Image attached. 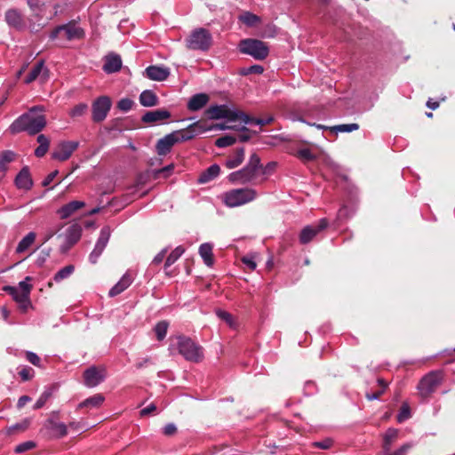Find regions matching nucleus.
I'll use <instances>...</instances> for the list:
<instances>
[{
    "instance_id": "nucleus-18",
    "label": "nucleus",
    "mask_w": 455,
    "mask_h": 455,
    "mask_svg": "<svg viewBox=\"0 0 455 455\" xmlns=\"http://www.w3.org/2000/svg\"><path fill=\"white\" fill-rule=\"evenodd\" d=\"M49 78V70L44 66V61H38L31 69L28 76L25 78V84H28L36 80H39L41 83H44Z\"/></svg>"
},
{
    "instance_id": "nucleus-51",
    "label": "nucleus",
    "mask_w": 455,
    "mask_h": 455,
    "mask_svg": "<svg viewBox=\"0 0 455 455\" xmlns=\"http://www.w3.org/2000/svg\"><path fill=\"white\" fill-rule=\"evenodd\" d=\"M411 417V411L408 404L404 403L402 405L400 411L397 415V421L399 423L403 422Z\"/></svg>"
},
{
    "instance_id": "nucleus-39",
    "label": "nucleus",
    "mask_w": 455,
    "mask_h": 455,
    "mask_svg": "<svg viewBox=\"0 0 455 455\" xmlns=\"http://www.w3.org/2000/svg\"><path fill=\"white\" fill-rule=\"evenodd\" d=\"M273 120H274V118L272 116H269L266 118H252L247 115V119L241 118L240 122L243 123V124H257L259 126H263V125L272 123Z\"/></svg>"
},
{
    "instance_id": "nucleus-35",
    "label": "nucleus",
    "mask_w": 455,
    "mask_h": 455,
    "mask_svg": "<svg viewBox=\"0 0 455 455\" xmlns=\"http://www.w3.org/2000/svg\"><path fill=\"white\" fill-rule=\"evenodd\" d=\"M36 140L39 143V146L36 148L35 155L37 157H43L49 149L50 140L44 134L38 135Z\"/></svg>"
},
{
    "instance_id": "nucleus-37",
    "label": "nucleus",
    "mask_w": 455,
    "mask_h": 455,
    "mask_svg": "<svg viewBox=\"0 0 455 455\" xmlns=\"http://www.w3.org/2000/svg\"><path fill=\"white\" fill-rule=\"evenodd\" d=\"M185 252V249L182 246H177L167 257L164 268L167 269L172 264H174Z\"/></svg>"
},
{
    "instance_id": "nucleus-8",
    "label": "nucleus",
    "mask_w": 455,
    "mask_h": 455,
    "mask_svg": "<svg viewBox=\"0 0 455 455\" xmlns=\"http://www.w3.org/2000/svg\"><path fill=\"white\" fill-rule=\"evenodd\" d=\"M240 52L252 56L255 60H265L268 53L269 49L266 43L257 39H244L240 42Z\"/></svg>"
},
{
    "instance_id": "nucleus-11",
    "label": "nucleus",
    "mask_w": 455,
    "mask_h": 455,
    "mask_svg": "<svg viewBox=\"0 0 455 455\" xmlns=\"http://www.w3.org/2000/svg\"><path fill=\"white\" fill-rule=\"evenodd\" d=\"M112 106L108 96H100L97 98L92 105V118L95 123H100L107 117Z\"/></svg>"
},
{
    "instance_id": "nucleus-30",
    "label": "nucleus",
    "mask_w": 455,
    "mask_h": 455,
    "mask_svg": "<svg viewBox=\"0 0 455 455\" xmlns=\"http://www.w3.org/2000/svg\"><path fill=\"white\" fill-rule=\"evenodd\" d=\"M199 254L202 257L204 264L212 267L214 263L212 245L209 243H204L199 247Z\"/></svg>"
},
{
    "instance_id": "nucleus-24",
    "label": "nucleus",
    "mask_w": 455,
    "mask_h": 455,
    "mask_svg": "<svg viewBox=\"0 0 455 455\" xmlns=\"http://www.w3.org/2000/svg\"><path fill=\"white\" fill-rule=\"evenodd\" d=\"M171 113L166 109H156L145 113L141 118L144 123H157L170 118Z\"/></svg>"
},
{
    "instance_id": "nucleus-32",
    "label": "nucleus",
    "mask_w": 455,
    "mask_h": 455,
    "mask_svg": "<svg viewBox=\"0 0 455 455\" xmlns=\"http://www.w3.org/2000/svg\"><path fill=\"white\" fill-rule=\"evenodd\" d=\"M398 436V431L395 428H388L384 436H383V443L382 448L383 451H389L392 444L396 440Z\"/></svg>"
},
{
    "instance_id": "nucleus-44",
    "label": "nucleus",
    "mask_w": 455,
    "mask_h": 455,
    "mask_svg": "<svg viewBox=\"0 0 455 455\" xmlns=\"http://www.w3.org/2000/svg\"><path fill=\"white\" fill-rule=\"evenodd\" d=\"M236 141V138L231 135L222 136L216 140L215 145L218 148H226L233 145Z\"/></svg>"
},
{
    "instance_id": "nucleus-21",
    "label": "nucleus",
    "mask_w": 455,
    "mask_h": 455,
    "mask_svg": "<svg viewBox=\"0 0 455 455\" xmlns=\"http://www.w3.org/2000/svg\"><path fill=\"white\" fill-rule=\"evenodd\" d=\"M210 97L207 93L200 92L193 95L188 101L187 108L190 111H198L209 102Z\"/></svg>"
},
{
    "instance_id": "nucleus-4",
    "label": "nucleus",
    "mask_w": 455,
    "mask_h": 455,
    "mask_svg": "<svg viewBox=\"0 0 455 455\" xmlns=\"http://www.w3.org/2000/svg\"><path fill=\"white\" fill-rule=\"evenodd\" d=\"M257 197V191L251 188H235L223 194V203L228 207H238L252 202Z\"/></svg>"
},
{
    "instance_id": "nucleus-59",
    "label": "nucleus",
    "mask_w": 455,
    "mask_h": 455,
    "mask_svg": "<svg viewBox=\"0 0 455 455\" xmlns=\"http://www.w3.org/2000/svg\"><path fill=\"white\" fill-rule=\"evenodd\" d=\"M177 432V427L173 423H169L163 428V433L165 435H172Z\"/></svg>"
},
{
    "instance_id": "nucleus-28",
    "label": "nucleus",
    "mask_w": 455,
    "mask_h": 455,
    "mask_svg": "<svg viewBox=\"0 0 455 455\" xmlns=\"http://www.w3.org/2000/svg\"><path fill=\"white\" fill-rule=\"evenodd\" d=\"M140 103L141 106L146 108H151L158 105V97L151 90H145L140 95Z\"/></svg>"
},
{
    "instance_id": "nucleus-42",
    "label": "nucleus",
    "mask_w": 455,
    "mask_h": 455,
    "mask_svg": "<svg viewBox=\"0 0 455 455\" xmlns=\"http://www.w3.org/2000/svg\"><path fill=\"white\" fill-rule=\"evenodd\" d=\"M168 326L169 324L165 321H162L156 323L154 330L158 340H163L165 338Z\"/></svg>"
},
{
    "instance_id": "nucleus-19",
    "label": "nucleus",
    "mask_w": 455,
    "mask_h": 455,
    "mask_svg": "<svg viewBox=\"0 0 455 455\" xmlns=\"http://www.w3.org/2000/svg\"><path fill=\"white\" fill-rule=\"evenodd\" d=\"M144 76L152 81H164L170 76V69L165 67L149 66L144 71Z\"/></svg>"
},
{
    "instance_id": "nucleus-49",
    "label": "nucleus",
    "mask_w": 455,
    "mask_h": 455,
    "mask_svg": "<svg viewBox=\"0 0 455 455\" xmlns=\"http://www.w3.org/2000/svg\"><path fill=\"white\" fill-rule=\"evenodd\" d=\"M36 443L34 441H27L18 444L15 448V452L23 453L29 450H32L36 447Z\"/></svg>"
},
{
    "instance_id": "nucleus-56",
    "label": "nucleus",
    "mask_w": 455,
    "mask_h": 455,
    "mask_svg": "<svg viewBox=\"0 0 455 455\" xmlns=\"http://www.w3.org/2000/svg\"><path fill=\"white\" fill-rule=\"evenodd\" d=\"M49 397H50V393L44 392L40 395V397L37 399L36 403L34 404V409L37 410V409L42 408L45 404V403H46V401L48 400Z\"/></svg>"
},
{
    "instance_id": "nucleus-53",
    "label": "nucleus",
    "mask_w": 455,
    "mask_h": 455,
    "mask_svg": "<svg viewBox=\"0 0 455 455\" xmlns=\"http://www.w3.org/2000/svg\"><path fill=\"white\" fill-rule=\"evenodd\" d=\"M264 71V68L260 65H252L248 68H245L242 70V75H250V74H262Z\"/></svg>"
},
{
    "instance_id": "nucleus-54",
    "label": "nucleus",
    "mask_w": 455,
    "mask_h": 455,
    "mask_svg": "<svg viewBox=\"0 0 455 455\" xmlns=\"http://www.w3.org/2000/svg\"><path fill=\"white\" fill-rule=\"evenodd\" d=\"M216 314L220 319L224 320L229 326H233L234 321L231 314L223 310H218Z\"/></svg>"
},
{
    "instance_id": "nucleus-23",
    "label": "nucleus",
    "mask_w": 455,
    "mask_h": 455,
    "mask_svg": "<svg viewBox=\"0 0 455 455\" xmlns=\"http://www.w3.org/2000/svg\"><path fill=\"white\" fill-rule=\"evenodd\" d=\"M133 278L126 272L121 279L109 290V297H116L125 291L132 283Z\"/></svg>"
},
{
    "instance_id": "nucleus-26",
    "label": "nucleus",
    "mask_w": 455,
    "mask_h": 455,
    "mask_svg": "<svg viewBox=\"0 0 455 455\" xmlns=\"http://www.w3.org/2000/svg\"><path fill=\"white\" fill-rule=\"evenodd\" d=\"M65 37L68 40L81 39L84 36V31L80 27L72 23H68L61 26Z\"/></svg>"
},
{
    "instance_id": "nucleus-58",
    "label": "nucleus",
    "mask_w": 455,
    "mask_h": 455,
    "mask_svg": "<svg viewBox=\"0 0 455 455\" xmlns=\"http://www.w3.org/2000/svg\"><path fill=\"white\" fill-rule=\"evenodd\" d=\"M298 155L300 158L307 160V161L313 160L315 158V156L313 155V153L307 148L299 150L298 152Z\"/></svg>"
},
{
    "instance_id": "nucleus-2",
    "label": "nucleus",
    "mask_w": 455,
    "mask_h": 455,
    "mask_svg": "<svg viewBox=\"0 0 455 455\" xmlns=\"http://www.w3.org/2000/svg\"><path fill=\"white\" fill-rule=\"evenodd\" d=\"M205 131L206 129L203 128L199 122H196L185 129L174 131L157 141L156 152L159 156H165L171 152L175 144L190 140Z\"/></svg>"
},
{
    "instance_id": "nucleus-47",
    "label": "nucleus",
    "mask_w": 455,
    "mask_h": 455,
    "mask_svg": "<svg viewBox=\"0 0 455 455\" xmlns=\"http://www.w3.org/2000/svg\"><path fill=\"white\" fill-rule=\"evenodd\" d=\"M32 277L31 276H26L24 280L20 281L18 283V286H15L21 291L30 294L31 291L33 289V285L31 284Z\"/></svg>"
},
{
    "instance_id": "nucleus-36",
    "label": "nucleus",
    "mask_w": 455,
    "mask_h": 455,
    "mask_svg": "<svg viewBox=\"0 0 455 455\" xmlns=\"http://www.w3.org/2000/svg\"><path fill=\"white\" fill-rule=\"evenodd\" d=\"M15 153L12 150H4L0 154V172H5L8 164L14 160Z\"/></svg>"
},
{
    "instance_id": "nucleus-60",
    "label": "nucleus",
    "mask_w": 455,
    "mask_h": 455,
    "mask_svg": "<svg viewBox=\"0 0 455 455\" xmlns=\"http://www.w3.org/2000/svg\"><path fill=\"white\" fill-rule=\"evenodd\" d=\"M166 252H167V248L163 249L160 252H158L155 256V258L153 259V263L154 264H160L164 260V257L166 255Z\"/></svg>"
},
{
    "instance_id": "nucleus-14",
    "label": "nucleus",
    "mask_w": 455,
    "mask_h": 455,
    "mask_svg": "<svg viewBox=\"0 0 455 455\" xmlns=\"http://www.w3.org/2000/svg\"><path fill=\"white\" fill-rule=\"evenodd\" d=\"M77 141H61L60 142L52 154V157L55 160L64 162L68 160L78 148Z\"/></svg>"
},
{
    "instance_id": "nucleus-6",
    "label": "nucleus",
    "mask_w": 455,
    "mask_h": 455,
    "mask_svg": "<svg viewBox=\"0 0 455 455\" xmlns=\"http://www.w3.org/2000/svg\"><path fill=\"white\" fill-rule=\"evenodd\" d=\"M179 353L187 360L198 363L204 358L203 347L194 342L190 338L179 336L177 338Z\"/></svg>"
},
{
    "instance_id": "nucleus-34",
    "label": "nucleus",
    "mask_w": 455,
    "mask_h": 455,
    "mask_svg": "<svg viewBox=\"0 0 455 455\" xmlns=\"http://www.w3.org/2000/svg\"><path fill=\"white\" fill-rule=\"evenodd\" d=\"M5 20L12 27H20L22 25V17L15 9H10L5 13Z\"/></svg>"
},
{
    "instance_id": "nucleus-57",
    "label": "nucleus",
    "mask_w": 455,
    "mask_h": 455,
    "mask_svg": "<svg viewBox=\"0 0 455 455\" xmlns=\"http://www.w3.org/2000/svg\"><path fill=\"white\" fill-rule=\"evenodd\" d=\"M332 445V441L331 439H324L323 441L313 443V446L315 448H319L322 450H327L331 448Z\"/></svg>"
},
{
    "instance_id": "nucleus-43",
    "label": "nucleus",
    "mask_w": 455,
    "mask_h": 455,
    "mask_svg": "<svg viewBox=\"0 0 455 455\" xmlns=\"http://www.w3.org/2000/svg\"><path fill=\"white\" fill-rule=\"evenodd\" d=\"M88 110L86 103H79L76 105L70 111L69 116L73 118L83 116Z\"/></svg>"
},
{
    "instance_id": "nucleus-46",
    "label": "nucleus",
    "mask_w": 455,
    "mask_h": 455,
    "mask_svg": "<svg viewBox=\"0 0 455 455\" xmlns=\"http://www.w3.org/2000/svg\"><path fill=\"white\" fill-rule=\"evenodd\" d=\"M413 447L411 443H406L401 445L394 451H383L382 455H407L408 451Z\"/></svg>"
},
{
    "instance_id": "nucleus-10",
    "label": "nucleus",
    "mask_w": 455,
    "mask_h": 455,
    "mask_svg": "<svg viewBox=\"0 0 455 455\" xmlns=\"http://www.w3.org/2000/svg\"><path fill=\"white\" fill-rule=\"evenodd\" d=\"M41 432L51 439H60L68 435V426L54 418H49L44 421Z\"/></svg>"
},
{
    "instance_id": "nucleus-63",
    "label": "nucleus",
    "mask_w": 455,
    "mask_h": 455,
    "mask_svg": "<svg viewBox=\"0 0 455 455\" xmlns=\"http://www.w3.org/2000/svg\"><path fill=\"white\" fill-rule=\"evenodd\" d=\"M156 410V405L154 403H151L140 411V415L147 416V415L150 414L151 412L155 411Z\"/></svg>"
},
{
    "instance_id": "nucleus-1",
    "label": "nucleus",
    "mask_w": 455,
    "mask_h": 455,
    "mask_svg": "<svg viewBox=\"0 0 455 455\" xmlns=\"http://www.w3.org/2000/svg\"><path fill=\"white\" fill-rule=\"evenodd\" d=\"M43 106H34L29 110L16 118L9 126L11 134L27 132L30 135L40 132L46 126V117Z\"/></svg>"
},
{
    "instance_id": "nucleus-40",
    "label": "nucleus",
    "mask_w": 455,
    "mask_h": 455,
    "mask_svg": "<svg viewBox=\"0 0 455 455\" xmlns=\"http://www.w3.org/2000/svg\"><path fill=\"white\" fill-rule=\"evenodd\" d=\"M29 424H30V420L28 419H25L19 423L10 426L6 429V433L8 435H12L15 432H24L26 429H28Z\"/></svg>"
},
{
    "instance_id": "nucleus-45",
    "label": "nucleus",
    "mask_w": 455,
    "mask_h": 455,
    "mask_svg": "<svg viewBox=\"0 0 455 455\" xmlns=\"http://www.w3.org/2000/svg\"><path fill=\"white\" fill-rule=\"evenodd\" d=\"M336 132H351L359 129L357 124H339L331 128Z\"/></svg>"
},
{
    "instance_id": "nucleus-50",
    "label": "nucleus",
    "mask_w": 455,
    "mask_h": 455,
    "mask_svg": "<svg viewBox=\"0 0 455 455\" xmlns=\"http://www.w3.org/2000/svg\"><path fill=\"white\" fill-rule=\"evenodd\" d=\"M256 255L254 254H251V255H246L244 257L242 258V262L246 265V267L250 269V270H255L256 267H257V263H256Z\"/></svg>"
},
{
    "instance_id": "nucleus-22",
    "label": "nucleus",
    "mask_w": 455,
    "mask_h": 455,
    "mask_svg": "<svg viewBox=\"0 0 455 455\" xmlns=\"http://www.w3.org/2000/svg\"><path fill=\"white\" fill-rule=\"evenodd\" d=\"M85 206V203L83 201H71L68 204L62 205L57 210L61 220L69 218L74 212Z\"/></svg>"
},
{
    "instance_id": "nucleus-29",
    "label": "nucleus",
    "mask_w": 455,
    "mask_h": 455,
    "mask_svg": "<svg viewBox=\"0 0 455 455\" xmlns=\"http://www.w3.org/2000/svg\"><path fill=\"white\" fill-rule=\"evenodd\" d=\"M220 172V168L218 164H212L209 168H207L204 172H203L198 177V183L204 184L219 176Z\"/></svg>"
},
{
    "instance_id": "nucleus-52",
    "label": "nucleus",
    "mask_w": 455,
    "mask_h": 455,
    "mask_svg": "<svg viewBox=\"0 0 455 455\" xmlns=\"http://www.w3.org/2000/svg\"><path fill=\"white\" fill-rule=\"evenodd\" d=\"M34 370L30 367L25 366L20 371L19 375L23 381H28L34 377Z\"/></svg>"
},
{
    "instance_id": "nucleus-55",
    "label": "nucleus",
    "mask_w": 455,
    "mask_h": 455,
    "mask_svg": "<svg viewBox=\"0 0 455 455\" xmlns=\"http://www.w3.org/2000/svg\"><path fill=\"white\" fill-rule=\"evenodd\" d=\"M26 358L33 365L40 366L41 359L36 353L28 351L26 353Z\"/></svg>"
},
{
    "instance_id": "nucleus-15",
    "label": "nucleus",
    "mask_w": 455,
    "mask_h": 455,
    "mask_svg": "<svg viewBox=\"0 0 455 455\" xmlns=\"http://www.w3.org/2000/svg\"><path fill=\"white\" fill-rule=\"evenodd\" d=\"M106 378V370L91 366L84 372V383L87 387H95Z\"/></svg>"
},
{
    "instance_id": "nucleus-13",
    "label": "nucleus",
    "mask_w": 455,
    "mask_h": 455,
    "mask_svg": "<svg viewBox=\"0 0 455 455\" xmlns=\"http://www.w3.org/2000/svg\"><path fill=\"white\" fill-rule=\"evenodd\" d=\"M111 235V230L109 227H103L100 229L99 238L96 242L94 249L90 253L89 259L92 264H95L98 261V259L102 254L105 250L109 238Z\"/></svg>"
},
{
    "instance_id": "nucleus-16",
    "label": "nucleus",
    "mask_w": 455,
    "mask_h": 455,
    "mask_svg": "<svg viewBox=\"0 0 455 455\" xmlns=\"http://www.w3.org/2000/svg\"><path fill=\"white\" fill-rule=\"evenodd\" d=\"M328 226V221L326 219L320 220L319 223L316 226H306L299 234V242L302 244H307L311 242L316 235L326 228Z\"/></svg>"
},
{
    "instance_id": "nucleus-61",
    "label": "nucleus",
    "mask_w": 455,
    "mask_h": 455,
    "mask_svg": "<svg viewBox=\"0 0 455 455\" xmlns=\"http://www.w3.org/2000/svg\"><path fill=\"white\" fill-rule=\"evenodd\" d=\"M57 174H58V171H54V172H52L49 173V174L47 175V177L43 180L42 185H43L44 187H47V186H49V185L52 182V180H54V178L57 176Z\"/></svg>"
},
{
    "instance_id": "nucleus-17",
    "label": "nucleus",
    "mask_w": 455,
    "mask_h": 455,
    "mask_svg": "<svg viewBox=\"0 0 455 455\" xmlns=\"http://www.w3.org/2000/svg\"><path fill=\"white\" fill-rule=\"evenodd\" d=\"M4 290L12 297L22 312H26L31 307L30 294H25L14 286H5Z\"/></svg>"
},
{
    "instance_id": "nucleus-31",
    "label": "nucleus",
    "mask_w": 455,
    "mask_h": 455,
    "mask_svg": "<svg viewBox=\"0 0 455 455\" xmlns=\"http://www.w3.org/2000/svg\"><path fill=\"white\" fill-rule=\"evenodd\" d=\"M105 397L101 394H96L77 405V409L83 408H99L104 402Z\"/></svg>"
},
{
    "instance_id": "nucleus-48",
    "label": "nucleus",
    "mask_w": 455,
    "mask_h": 455,
    "mask_svg": "<svg viewBox=\"0 0 455 455\" xmlns=\"http://www.w3.org/2000/svg\"><path fill=\"white\" fill-rule=\"evenodd\" d=\"M133 104L134 102L131 99L124 98L117 102V108L123 112H128L132 109Z\"/></svg>"
},
{
    "instance_id": "nucleus-33",
    "label": "nucleus",
    "mask_w": 455,
    "mask_h": 455,
    "mask_svg": "<svg viewBox=\"0 0 455 455\" xmlns=\"http://www.w3.org/2000/svg\"><path fill=\"white\" fill-rule=\"evenodd\" d=\"M36 233L29 232L18 243L16 247L17 253H22L26 251L35 242Z\"/></svg>"
},
{
    "instance_id": "nucleus-9",
    "label": "nucleus",
    "mask_w": 455,
    "mask_h": 455,
    "mask_svg": "<svg viewBox=\"0 0 455 455\" xmlns=\"http://www.w3.org/2000/svg\"><path fill=\"white\" fill-rule=\"evenodd\" d=\"M442 373L440 371H431L425 375L418 384L419 395L423 398L428 397L435 391L441 384Z\"/></svg>"
},
{
    "instance_id": "nucleus-5",
    "label": "nucleus",
    "mask_w": 455,
    "mask_h": 455,
    "mask_svg": "<svg viewBox=\"0 0 455 455\" xmlns=\"http://www.w3.org/2000/svg\"><path fill=\"white\" fill-rule=\"evenodd\" d=\"M206 116L211 120L227 119L228 122L241 121V118H246L247 115L227 104L212 105L205 110Z\"/></svg>"
},
{
    "instance_id": "nucleus-7",
    "label": "nucleus",
    "mask_w": 455,
    "mask_h": 455,
    "mask_svg": "<svg viewBox=\"0 0 455 455\" xmlns=\"http://www.w3.org/2000/svg\"><path fill=\"white\" fill-rule=\"evenodd\" d=\"M212 44V36L209 30L204 28L194 29L186 39L189 50L206 52Z\"/></svg>"
},
{
    "instance_id": "nucleus-3",
    "label": "nucleus",
    "mask_w": 455,
    "mask_h": 455,
    "mask_svg": "<svg viewBox=\"0 0 455 455\" xmlns=\"http://www.w3.org/2000/svg\"><path fill=\"white\" fill-rule=\"evenodd\" d=\"M264 174L263 166L260 158L257 154L251 155L248 163L241 170L233 172L228 176V180L232 184H259L258 178L259 174Z\"/></svg>"
},
{
    "instance_id": "nucleus-12",
    "label": "nucleus",
    "mask_w": 455,
    "mask_h": 455,
    "mask_svg": "<svg viewBox=\"0 0 455 455\" xmlns=\"http://www.w3.org/2000/svg\"><path fill=\"white\" fill-rule=\"evenodd\" d=\"M82 227L77 224H72L66 230L64 242L60 246V251L61 253H67L70 248H72L81 238L82 235Z\"/></svg>"
},
{
    "instance_id": "nucleus-64",
    "label": "nucleus",
    "mask_w": 455,
    "mask_h": 455,
    "mask_svg": "<svg viewBox=\"0 0 455 455\" xmlns=\"http://www.w3.org/2000/svg\"><path fill=\"white\" fill-rule=\"evenodd\" d=\"M31 401V398L28 395H22L19 398L18 400V403H17V406L18 408H22L26 405L27 403L30 402Z\"/></svg>"
},
{
    "instance_id": "nucleus-38",
    "label": "nucleus",
    "mask_w": 455,
    "mask_h": 455,
    "mask_svg": "<svg viewBox=\"0 0 455 455\" xmlns=\"http://www.w3.org/2000/svg\"><path fill=\"white\" fill-rule=\"evenodd\" d=\"M75 271V267L73 265H68L61 269H60L53 276V280L56 283H60V281L68 278Z\"/></svg>"
},
{
    "instance_id": "nucleus-41",
    "label": "nucleus",
    "mask_w": 455,
    "mask_h": 455,
    "mask_svg": "<svg viewBox=\"0 0 455 455\" xmlns=\"http://www.w3.org/2000/svg\"><path fill=\"white\" fill-rule=\"evenodd\" d=\"M239 20L249 27H252L259 21V18L250 12H245L241 14Z\"/></svg>"
},
{
    "instance_id": "nucleus-20",
    "label": "nucleus",
    "mask_w": 455,
    "mask_h": 455,
    "mask_svg": "<svg viewBox=\"0 0 455 455\" xmlns=\"http://www.w3.org/2000/svg\"><path fill=\"white\" fill-rule=\"evenodd\" d=\"M14 183L19 189L28 191L32 188L33 180L30 176L29 169L28 166H24L20 171V172L17 174L15 178Z\"/></svg>"
},
{
    "instance_id": "nucleus-62",
    "label": "nucleus",
    "mask_w": 455,
    "mask_h": 455,
    "mask_svg": "<svg viewBox=\"0 0 455 455\" xmlns=\"http://www.w3.org/2000/svg\"><path fill=\"white\" fill-rule=\"evenodd\" d=\"M384 392H385L384 389H380L378 392L368 393V394H366V398L369 401L377 400V399H379L384 394Z\"/></svg>"
},
{
    "instance_id": "nucleus-27",
    "label": "nucleus",
    "mask_w": 455,
    "mask_h": 455,
    "mask_svg": "<svg viewBox=\"0 0 455 455\" xmlns=\"http://www.w3.org/2000/svg\"><path fill=\"white\" fill-rule=\"evenodd\" d=\"M244 160V148H236L232 156H229L225 161V166L228 169L238 167Z\"/></svg>"
},
{
    "instance_id": "nucleus-25",
    "label": "nucleus",
    "mask_w": 455,
    "mask_h": 455,
    "mask_svg": "<svg viewBox=\"0 0 455 455\" xmlns=\"http://www.w3.org/2000/svg\"><path fill=\"white\" fill-rule=\"evenodd\" d=\"M122 67V60L117 54L108 55L105 59L103 70L107 74L116 73L120 70Z\"/></svg>"
}]
</instances>
